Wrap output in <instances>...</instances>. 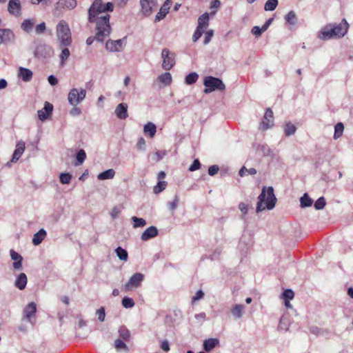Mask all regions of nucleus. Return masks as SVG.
Returning a JSON list of instances; mask_svg holds the SVG:
<instances>
[{
	"label": "nucleus",
	"instance_id": "nucleus-1",
	"mask_svg": "<svg viewBox=\"0 0 353 353\" xmlns=\"http://www.w3.org/2000/svg\"><path fill=\"white\" fill-rule=\"evenodd\" d=\"M114 5L108 2L103 4L102 0H94L88 10V20L90 23H96V36L90 37L86 39L88 46H90L94 39L99 41H103L105 37H108L111 32L110 24V15L105 12H112Z\"/></svg>",
	"mask_w": 353,
	"mask_h": 353
},
{
	"label": "nucleus",
	"instance_id": "nucleus-2",
	"mask_svg": "<svg viewBox=\"0 0 353 353\" xmlns=\"http://www.w3.org/2000/svg\"><path fill=\"white\" fill-rule=\"evenodd\" d=\"M348 26L345 19H343L342 21L337 25H327L321 30L319 37L324 40L342 37L347 32Z\"/></svg>",
	"mask_w": 353,
	"mask_h": 353
},
{
	"label": "nucleus",
	"instance_id": "nucleus-3",
	"mask_svg": "<svg viewBox=\"0 0 353 353\" xmlns=\"http://www.w3.org/2000/svg\"><path fill=\"white\" fill-rule=\"evenodd\" d=\"M258 203L256 205V212H261L265 209L272 210L274 208L276 199L274 194L272 187H269L267 190L263 188L261 193L258 197Z\"/></svg>",
	"mask_w": 353,
	"mask_h": 353
},
{
	"label": "nucleus",
	"instance_id": "nucleus-4",
	"mask_svg": "<svg viewBox=\"0 0 353 353\" xmlns=\"http://www.w3.org/2000/svg\"><path fill=\"white\" fill-rule=\"evenodd\" d=\"M57 34L61 47H68L72 43L70 29L68 23L61 20L57 26Z\"/></svg>",
	"mask_w": 353,
	"mask_h": 353
},
{
	"label": "nucleus",
	"instance_id": "nucleus-5",
	"mask_svg": "<svg viewBox=\"0 0 353 353\" xmlns=\"http://www.w3.org/2000/svg\"><path fill=\"white\" fill-rule=\"evenodd\" d=\"M209 23L210 17L208 12L203 13L199 17L198 25L192 36L193 42H196L201 38L209 26Z\"/></svg>",
	"mask_w": 353,
	"mask_h": 353
},
{
	"label": "nucleus",
	"instance_id": "nucleus-6",
	"mask_svg": "<svg viewBox=\"0 0 353 353\" xmlns=\"http://www.w3.org/2000/svg\"><path fill=\"white\" fill-rule=\"evenodd\" d=\"M203 84L205 86L204 90L205 94L210 93L215 90H224L225 88L224 83L220 79L212 76L205 77Z\"/></svg>",
	"mask_w": 353,
	"mask_h": 353
},
{
	"label": "nucleus",
	"instance_id": "nucleus-7",
	"mask_svg": "<svg viewBox=\"0 0 353 353\" xmlns=\"http://www.w3.org/2000/svg\"><path fill=\"white\" fill-rule=\"evenodd\" d=\"M144 279V275L142 273L137 272L134 274L128 280V281L123 285L122 290L125 292L132 291L141 285Z\"/></svg>",
	"mask_w": 353,
	"mask_h": 353
},
{
	"label": "nucleus",
	"instance_id": "nucleus-8",
	"mask_svg": "<svg viewBox=\"0 0 353 353\" xmlns=\"http://www.w3.org/2000/svg\"><path fill=\"white\" fill-rule=\"evenodd\" d=\"M85 96L86 91L85 89L72 88L68 93V99L72 105L76 106L85 98Z\"/></svg>",
	"mask_w": 353,
	"mask_h": 353
},
{
	"label": "nucleus",
	"instance_id": "nucleus-9",
	"mask_svg": "<svg viewBox=\"0 0 353 353\" xmlns=\"http://www.w3.org/2000/svg\"><path fill=\"white\" fill-rule=\"evenodd\" d=\"M161 57L163 58L162 67L165 70H170L174 65V54H171L168 49H163L161 52Z\"/></svg>",
	"mask_w": 353,
	"mask_h": 353
},
{
	"label": "nucleus",
	"instance_id": "nucleus-10",
	"mask_svg": "<svg viewBox=\"0 0 353 353\" xmlns=\"http://www.w3.org/2000/svg\"><path fill=\"white\" fill-rule=\"evenodd\" d=\"M37 312V305L34 302L28 304L23 310V318L31 324L35 323V314Z\"/></svg>",
	"mask_w": 353,
	"mask_h": 353
},
{
	"label": "nucleus",
	"instance_id": "nucleus-11",
	"mask_svg": "<svg viewBox=\"0 0 353 353\" xmlns=\"http://www.w3.org/2000/svg\"><path fill=\"white\" fill-rule=\"evenodd\" d=\"M141 11L143 14L150 16L157 8V0H141Z\"/></svg>",
	"mask_w": 353,
	"mask_h": 353
},
{
	"label": "nucleus",
	"instance_id": "nucleus-12",
	"mask_svg": "<svg viewBox=\"0 0 353 353\" xmlns=\"http://www.w3.org/2000/svg\"><path fill=\"white\" fill-rule=\"evenodd\" d=\"M274 124V117L273 112L270 108H267L265 114L263 116V120L260 123L259 130H266L270 127H272Z\"/></svg>",
	"mask_w": 353,
	"mask_h": 353
},
{
	"label": "nucleus",
	"instance_id": "nucleus-13",
	"mask_svg": "<svg viewBox=\"0 0 353 353\" xmlns=\"http://www.w3.org/2000/svg\"><path fill=\"white\" fill-rule=\"evenodd\" d=\"M8 10L12 15L19 17L21 14V5L19 0H10L8 3Z\"/></svg>",
	"mask_w": 353,
	"mask_h": 353
},
{
	"label": "nucleus",
	"instance_id": "nucleus-14",
	"mask_svg": "<svg viewBox=\"0 0 353 353\" xmlns=\"http://www.w3.org/2000/svg\"><path fill=\"white\" fill-rule=\"evenodd\" d=\"M76 0H59L56 3L57 10H72L77 7Z\"/></svg>",
	"mask_w": 353,
	"mask_h": 353
},
{
	"label": "nucleus",
	"instance_id": "nucleus-15",
	"mask_svg": "<svg viewBox=\"0 0 353 353\" xmlns=\"http://www.w3.org/2000/svg\"><path fill=\"white\" fill-rule=\"evenodd\" d=\"M105 48L111 52H119L123 49V42L121 39L116 41L108 40L105 43Z\"/></svg>",
	"mask_w": 353,
	"mask_h": 353
},
{
	"label": "nucleus",
	"instance_id": "nucleus-16",
	"mask_svg": "<svg viewBox=\"0 0 353 353\" xmlns=\"http://www.w3.org/2000/svg\"><path fill=\"white\" fill-rule=\"evenodd\" d=\"M52 110L53 105L49 102H46L44 108L42 110H39L37 112L39 119L41 121L46 120L51 114Z\"/></svg>",
	"mask_w": 353,
	"mask_h": 353
},
{
	"label": "nucleus",
	"instance_id": "nucleus-17",
	"mask_svg": "<svg viewBox=\"0 0 353 353\" xmlns=\"http://www.w3.org/2000/svg\"><path fill=\"white\" fill-rule=\"evenodd\" d=\"M159 234L158 230L155 226L148 228L141 234V239L143 241H148L149 239L156 237Z\"/></svg>",
	"mask_w": 353,
	"mask_h": 353
},
{
	"label": "nucleus",
	"instance_id": "nucleus-18",
	"mask_svg": "<svg viewBox=\"0 0 353 353\" xmlns=\"http://www.w3.org/2000/svg\"><path fill=\"white\" fill-rule=\"evenodd\" d=\"M115 114L120 119H125L128 117V105L126 103H119L115 109Z\"/></svg>",
	"mask_w": 353,
	"mask_h": 353
},
{
	"label": "nucleus",
	"instance_id": "nucleus-19",
	"mask_svg": "<svg viewBox=\"0 0 353 353\" xmlns=\"http://www.w3.org/2000/svg\"><path fill=\"white\" fill-rule=\"evenodd\" d=\"M25 148H26V146H25V143L23 141H20L17 143L16 149L13 153V155H12V157L11 159L12 162H16L19 159V158L23 153Z\"/></svg>",
	"mask_w": 353,
	"mask_h": 353
},
{
	"label": "nucleus",
	"instance_id": "nucleus-20",
	"mask_svg": "<svg viewBox=\"0 0 353 353\" xmlns=\"http://www.w3.org/2000/svg\"><path fill=\"white\" fill-rule=\"evenodd\" d=\"M11 259L14 261L13 263V268L15 270H20L22 268V256L13 250H10Z\"/></svg>",
	"mask_w": 353,
	"mask_h": 353
},
{
	"label": "nucleus",
	"instance_id": "nucleus-21",
	"mask_svg": "<svg viewBox=\"0 0 353 353\" xmlns=\"http://www.w3.org/2000/svg\"><path fill=\"white\" fill-rule=\"evenodd\" d=\"M33 73L28 68L20 67L19 69V77L25 82H28L32 79Z\"/></svg>",
	"mask_w": 353,
	"mask_h": 353
},
{
	"label": "nucleus",
	"instance_id": "nucleus-22",
	"mask_svg": "<svg viewBox=\"0 0 353 353\" xmlns=\"http://www.w3.org/2000/svg\"><path fill=\"white\" fill-rule=\"evenodd\" d=\"M14 37L13 32L9 29H0V41L1 42L6 43L10 41Z\"/></svg>",
	"mask_w": 353,
	"mask_h": 353
},
{
	"label": "nucleus",
	"instance_id": "nucleus-23",
	"mask_svg": "<svg viewBox=\"0 0 353 353\" xmlns=\"http://www.w3.org/2000/svg\"><path fill=\"white\" fill-rule=\"evenodd\" d=\"M28 279L25 273H21L17 278L14 285L19 290H23L27 284Z\"/></svg>",
	"mask_w": 353,
	"mask_h": 353
},
{
	"label": "nucleus",
	"instance_id": "nucleus-24",
	"mask_svg": "<svg viewBox=\"0 0 353 353\" xmlns=\"http://www.w3.org/2000/svg\"><path fill=\"white\" fill-rule=\"evenodd\" d=\"M46 232L43 229H41L39 232L34 234L32 243L34 245H39L45 239Z\"/></svg>",
	"mask_w": 353,
	"mask_h": 353
},
{
	"label": "nucleus",
	"instance_id": "nucleus-25",
	"mask_svg": "<svg viewBox=\"0 0 353 353\" xmlns=\"http://www.w3.org/2000/svg\"><path fill=\"white\" fill-rule=\"evenodd\" d=\"M219 343V340L216 339H208L203 343V349L206 352L211 351Z\"/></svg>",
	"mask_w": 353,
	"mask_h": 353
},
{
	"label": "nucleus",
	"instance_id": "nucleus-26",
	"mask_svg": "<svg viewBox=\"0 0 353 353\" xmlns=\"http://www.w3.org/2000/svg\"><path fill=\"white\" fill-rule=\"evenodd\" d=\"M34 25V20L25 19L22 22L21 27L24 32L29 33L32 31Z\"/></svg>",
	"mask_w": 353,
	"mask_h": 353
},
{
	"label": "nucleus",
	"instance_id": "nucleus-27",
	"mask_svg": "<svg viewBox=\"0 0 353 353\" xmlns=\"http://www.w3.org/2000/svg\"><path fill=\"white\" fill-rule=\"evenodd\" d=\"M157 81L165 85H168L172 82V76L170 72H165L158 77Z\"/></svg>",
	"mask_w": 353,
	"mask_h": 353
},
{
	"label": "nucleus",
	"instance_id": "nucleus-28",
	"mask_svg": "<svg viewBox=\"0 0 353 353\" xmlns=\"http://www.w3.org/2000/svg\"><path fill=\"white\" fill-rule=\"evenodd\" d=\"M115 175V171L113 169L107 170L100 173L97 178L99 180H105L112 179Z\"/></svg>",
	"mask_w": 353,
	"mask_h": 353
},
{
	"label": "nucleus",
	"instance_id": "nucleus-29",
	"mask_svg": "<svg viewBox=\"0 0 353 353\" xmlns=\"http://www.w3.org/2000/svg\"><path fill=\"white\" fill-rule=\"evenodd\" d=\"M143 131L145 134L148 133L150 137H153L157 131L156 125L151 122H148L144 125Z\"/></svg>",
	"mask_w": 353,
	"mask_h": 353
},
{
	"label": "nucleus",
	"instance_id": "nucleus-30",
	"mask_svg": "<svg viewBox=\"0 0 353 353\" xmlns=\"http://www.w3.org/2000/svg\"><path fill=\"white\" fill-rule=\"evenodd\" d=\"M115 252L117 254V256L119 257L120 260H122L123 261H126L128 258V252L122 248L121 247H118L115 250Z\"/></svg>",
	"mask_w": 353,
	"mask_h": 353
},
{
	"label": "nucleus",
	"instance_id": "nucleus-31",
	"mask_svg": "<svg viewBox=\"0 0 353 353\" xmlns=\"http://www.w3.org/2000/svg\"><path fill=\"white\" fill-rule=\"evenodd\" d=\"M279 3L278 0H268L264 6L265 11H273L276 9Z\"/></svg>",
	"mask_w": 353,
	"mask_h": 353
},
{
	"label": "nucleus",
	"instance_id": "nucleus-32",
	"mask_svg": "<svg viewBox=\"0 0 353 353\" xmlns=\"http://www.w3.org/2000/svg\"><path fill=\"white\" fill-rule=\"evenodd\" d=\"M86 158V154L85 151L83 149H81L78 151L76 159H77V163H75L76 165H81L83 161H85Z\"/></svg>",
	"mask_w": 353,
	"mask_h": 353
},
{
	"label": "nucleus",
	"instance_id": "nucleus-33",
	"mask_svg": "<svg viewBox=\"0 0 353 353\" xmlns=\"http://www.w3.org/2000/svg\"><path fill=\"white\" fill-rule=\"evenodd\" d=\"M119 336L122 339V340L128 341L130 339V332L125 327H121L119 330Z\"/></svg>",
	"mask_w": 353,
	"mask_h": 353
},
{
	"label": "nucleus",
	"instance_id": "nucleus-34",
	"mask_svg": "<svg viewBox=\"0 0 353 353\" xmlns=\"http://www.w3.org/2000/svg\"><path fill=\"white\" fill-rule=\"evenodd\" d=\"M243 308V305H236L232 310L233 316L236 318H240L242 316Z\"/></svg>",
	"mask_w": 353,
	"mask_h": 353
},
{
	"label": "nucleus",
	"instance_id": "nucleus-35",
	"mask_svg": "<svg viewBox=\"0 0 353 353\" xmlns=\"http://www.w3.org/2000/svg\"><path fill=\"white\" fill-rule=\"evenodd\" d=\"M168 183L165 181H159L157 184L154 187L153 191L155 194H159L164 190Z\"/></svg>",
	"mask_w": 353,
	"mask_h": 353
},
{
	"label": "nucleus",
	"instance_id": "nucleus-36",
	"mask_svg": "<svg viewBox=\"0 0 353 353\" xmlns=\"http://www.w3.org/2000/svg\"><path fill=\"white\" fill-rule=\"evenodd\" d=\"M344 130V125L342 123H338L334 127V138L335 139L341 137Z\"/></svg>",
	"mask_w": 353,
	"mask_h": 353
},
{
	"label": "nucleus",
	"instance_id": "nucleus-37",
	"mask_svg": "<svg viewBox=\"0 0 353 353\" xmlns=\"http://www.w3.org/2000/svg\"><path fill=\"white\" fill-rule=\"evenodd\" d=\"M300 202L301 207H310L312 205L313 201L307 194H304V195L301 198Z\"/></svg>",
	"mask_w": 353,
	"mask_h": 353
},
{
	"label": "nucleus",
	"instance_id": "nucleus-38",
	"mask_svg": "<svg viewBox=\"0 0 353 353\" xmlns=\"http://www.w3.org/2000/svg\"><path fill=\"white\" fill-rule=\"evenodd\" d=\"M199 78V75L196 72H191L185 77V83L188 85L194 83Z\"/></svg>",
	"mask_w": 353,
	"mask_h": 353
},
{
	"label": "nucleus",
	"instance_id": "nucleus-39",
	"mask_svg": "<svg viewBox=\"0 0 353 353\" xmlns=\"http://www.w3.org/2000/svg\"><path fill=\"white\" fill-rule=\"evenodd\" d=\"M286 22L291 25L296 23V15L294 11H290L285 16Z\"/></svg>",
	"mask_w": 353,
	"mask_h": 353
},
{
	"label": "nucleus",
	"instance_id": "nucleus-40",
	"mask_svg": "<svg viewBox=\"0 0 353 353\" xmlns=\"http://www.w3.org/2000/svg\"><path fill=\"white\" fill-rule=\"evenodd\" d=\"M132 220L134 222V228L144 227L146 225V221L143 218H138L137 216H132Z\"/></svg>",
	"mask_w": 353,
	"mask_h": 353
},
{
	"label": "nucleus",
	"instance_id": "nucleus-41",
	"mask_svg": "<svg viewBox=\"0 0 353 353\" xmlns=\"http://www.w3.org/2000/svg\"><path fill=\"white\" fill-rule=\"evenodd\" d=\"M134 301L132 299L129 297H124L122 299V305L125 308H130L134 307Z\"/></svg>",
	"mask_w": 353,
	"mask_h": 353
},
{
	"label": "nucleus",
	"instance_id": "nucleus-42",
	"mask_svg": "<svg viewBox=\"0 0 353 353\" xmlns=\"http://www.w3.org/2000/svg\"><path fill=\"white\" fill-rule=\"evenodd\" d=\"M296 132V127L290 123H286L285 127V134L286 136H290Z\"/></svg>",
	"mask_w": 353,
	"mask_h": 353
},
{
	"label": "nucleus",
	"instance_id": "nucleus-43",
	"mask_svg": "<svg viewBox=\"0 0 353 353\" xmlns=\"http://www.w3.org/2000/svg\"><path fill=\"white\" fill-rule=\"evenodd\" d=\"M325 204H326V202H325V198L321 196L316 201V202L314 203V208L316 210H322L325 206Z\"/></svg>",
	"mask_w": 353,
	"mask_h": 353
},
{
	"label": "nucleus",
	"instance_id": "nucleus-44",
	"mask_svg": "<svg viewBox=\"0 0 353 353\" xmlns=\"http://www.w3.org/2000/svg\"><path fill=\"white\" fill-rule=\"evenodd\" d=\"M115 348L117 350L123 349L125 351H128V347L126 344L121 339H117L114 342Z\"/></svg>",
	"mask_w": 353,
	"mask_h": 353
},
{
	"label": "nucleus",
	"instance_id": "nucleus-45",
	"mask_svg": "<svg viewBox=\"0 0 353 353\" xmlns=\"http://www.w3.org/2000/svg\"><path fill=\"white\" fill-rule=\"evenodd\" d=\"M70 54V52L68 48H65L62 50L61 53L60 54L61 64L64 63V62L68 59Z\"/></svg>",
	"mask_w": 353,
	"mask_h": 353
},
{
	"label": "nucleus",
	"instance_id": "nucleus-46",
	"mask_svg": "<svg viewBox=\"0 0 353 353\" xmlns=\"http://www.w3.org/2000/svg\"><path fill=\"white\" fill-rule=\"evenodd\" d=\"M71 179L72 176L69 173H62L60 175V181L63 184H68Z\"/></svg>",
	"mask_w": 353,
	"mask_h": 353
},
{
	"label": "nucleus",
	"instance_id": "nucleus-47",
	"mask_svg": "<svg viewBox=\"0 0 353 353\" xmlns=\"http://www.w3.org/2000/svg\"><path fill=\"white\" fill-rule=\"evenodd\" d=\"M294 296V292L292 290H285L283 294H282V298L284 299V300H292Z\"/></svg>",
	"mask_w": 353,
	"mask_h": 353
},
{
	"label": "nucleus",
	"instance_id": "nucleus-48",
	"mask_svg": "<svg viewBox=\"0 0 353 353\" xmlns=\"http://www.w3.org/2000/svg\"><path fill=\"white\" fill-rule=\"evenodd\" d=\"M171 3H172V0H165L164 3L160 8V10L161 11V12L167 14L170 8Z\"/></svg>",
	"mask_w": 353,
	"mask_h": 353
},
{
	"label": "nucleus",
	"instance_id": "nucleus-49",
	"mask_svg": "<svg viewBox=\"0 0 353 353\" xmlns=\"http://www.w3.org/2000/svg\"><path fill=\"white\" fill-rule=\"evenodd\" d=\"M214 35V31L212 30H209L205 32L203 43L205 45L208 44L212 39Z\"/></svg>",
	"mask_w": 353,
	"mask_h": 353
},
{
	"label": "nucleus",
	"instance_id": "nucleus-50",
	"mask_svg": "<svg viewBox=\"0 0 353 353\" xmlns=\"http://www.w3.org/2000/svg\"><path fill=\"white\" fill-rule=\"evenodd\" d=\"M200 168H201V163H200L199 160L196 159L193 161L192 164L190 166L189 170L190 172H194L195 170L200 169Z\"/></svg>",
	"mask_w": 353,
	"mask_h": 353
},
{
	"label": "nucleus",
	"instance_id": "nucleus-51",
	"mask_svg": "<svg viewBox=\"0 0 353 353\" xmlns=\"http://www.w3.org/2000/svg\"><path fill=\"white\" fill-rule=\"evenodd\" d=\"M179 203V198L177 196H175L173 201L170 202V203H169V209L171 210H175L177 208Z\"/></svg>",
	"mask_w": 353,
	"mask_h": 353
},
{
	"label": "nucleus",
	"instance_id": "nucleus-52",
	"mask_svg": "<svg viewBox=\"0 0 353 353\" xmlns=\"http://www.w3.org/2000/svg\"><path fill=\"white\" fill-rule=\"evenodd\" d=\"M46 23L44 22H42L39 24H38L35 28V32L37 34H42L46 30Z\"/></svg>",
	"mask_w": 353,
	"mask_h": 353
},
{
	"label": "nucleus",
	"instance_id": "nucleus-53",
	"mask_svg": "<svg viewBox=\"0 0 353 353\" xmlns=\"http://www.w3.org/2000/svg\"><path fill=\"white\" fill-rule=\"evenodd\" d=\"M219 171V167L216 165H213L209 167L208 174L210 176H214Z\"/></svg>",
	"mask_w": 353,
	"mask_h": 353
},
{
	"label": "nucleus",
	"instance_id": "nucleus-54",
	"mask_svg": "<svg viewBox=\"0 0 353 353\" xmlns=\"http://www.w3.org/2000/svg\"><path fill=\"white\" fill-rule=\"evenodd\" d=\"M137 148L139 150H144L145 148V141L144 139V138L143 137H141L137 143Z\"/></svg>",
	"mask_w": 353,
	"mask_h": 353
},
{
	"label": "nucleus",
	"instance_id": "nucleus-55",
	"mask_svg": "<svg viewBox=\"0 0 353 353\" xmlns=\"http://www.w3.org/2000/svg\"><path fill=\"white\" fill-rule=\"evenodd\" d=\"M97 314H98V319L103 322L105 316V309L103 307H101L97 311Z\"/></svg>",
	"mask_w": 353,
	"mask_h": 353
},
{
	"label": "nucleus",
	"instance_id": "nucleus-56",
	"mask_svg": "<svg viewBox=\"0 0 353 353\" xmlns=\"http://www.w3.org/2000/svg\"><path fill=\"white\" fill-rule=\"evenodd\" d=\"M204 296V293L201 290H198L196 292V294L192 297V302L194 303L195 301L202 299Z\"/></svg>",
	"mask_w": 353,
	"mask_h": 353
},
{
	"label": "nucleus",
	"instance_id": "nucleus-57",
	"mask_svg": "<svg viewBox=\"0 0 353 353\" xmlns=\"http://www.w3.org/2000/svg\"><path fill=\"white\" fill-rule=\"evenodd\" d=\"M239 208L241 211V212L243 213V215L247 214V213L248 212V208L247 204L241 202L239 204Z\"/></svg>",
	"mask_w": 353,
	"mask_h": 353
},
{
	"label": "nucleus",
	"instance_id": "nucleus-58",
	"mask_svg": "<svg viewBox=\"0 0 353 353\" xmlns=\"http://www.w3.org/2000/svg\"><path fill=\"white\" fill-rule=\"evenodd\" d=\"M262 32L261 28L259 26H254L252 29V33L256 37L260 36Z\"/></svg>",
	"mask_w": 353,
	"mask_h": 353
},
{
	"label": "nucleus",
	"instance_id": "nucleus-59",
	"mask_svg": "<svg viewBox=\"0 0 353 353\" xmlns=\"http://www.w3.org/2000/svg\"><path fill=\"white\" fill-rule=\"evenodd\" d=\"M72 116H79L81 114V111L79 108H77V105L74 106V108L70 112Z\"/></svg>",
	"mask_w": 353,
	"mask_h": 353
},
{
	"label": "nucleus",
	"instance_id": "nucleus-60",
	"mask_svg": "<svg viewBox=\"0 0 353 353\" xmlns=\"http://www.w3.org/2000/svg\"><path fill=\"white\" fill-rule=\"evenodd\" d=\"M161 348L165 352H168L170 350V345L168 341L166 340L162 341L161 343Z\"/></svg>",
	"mask_w": 353,
	"mask_h": 353
},
{
	"label": "nucleus",
	"instance_id": "nucleus-61",
	"mask_svg": "<svg viewBox=\"0 0 353 353\" xmlns=\"http://www.w3.org/2000/svg\"><path fill=\"white\" fill-rule=\"evenodd\" d=\"M48 82L52 85H55L58 83V79L53 75H50L48 78Z\"/></svg>",
	"mask_w": 353,
	"mask_h": 353
},
{
	"label": "nucleus",
	"instance_id": "nucleus-62",
	"mask_svg": "<svg viewBox=\"0 0 353 353\" xmlns=\"http://www.w3.org/2000/svg\"><path fill=\"white\" fill-rule=\"evenodd\" d=\"M221 6V1L219 0H213L210 3L211 9H216L219 8Z\"/></svg>",
	"mask_w": 353,
	"mask_h": 353
},
{
	"label": "nucleus",
	"instance_id": "nucleus-63",
	"mask_svg": "<svg viewBox=\"0 0 353 353\" xmlns=\"http://www.w3.org/2000/svg\"><path fill=\"white\" fill-rule=\"evenodd\" d=\"M120 214V210L118 209V208L117 207H114L112 211H111V213H110V215L113 218V219H115L117 218L119 214Z\"/></svg>",
	"mask_w": 353,
	"mask_h": 353
},
{
	"label": "nucleus",
	"instance_id": "nucleus-64",
	"mask_svg": "<svg viewBox=\"0 0 353 353\" xmlns=\"http://www.w3.org/2000/svg\"><path fill=\"white\" fill-rule=\"evenodd\" d=\"M167 14H163V12H161V11L159 10V12L156 15V17H155V21H159L161 20H162L163 19H164L165 17Z\"/></svg>",
	"mask_w": 353,
	"mask_h": 353
}]
</instances>
